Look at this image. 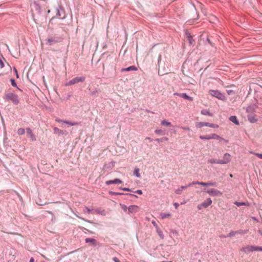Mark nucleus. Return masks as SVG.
Returning <instances> with one entry per match:
<instances>
[{
  "label": "nucleus",
  "mask_w": 262,
  "mask_h": 262,
  "mask_svg": "<svg viewBox=\"0 0 262 262\" xmlns=\"http://www.w3.org/2000/svg\"><path fill=\"white\" fill-rule=\"evenodd\" d=\"M3 99L5 101H11L14 105H17L19 103V99L17 95L13 93H8L4 95Z\"/></svg>",
  "instance_id": "f03ea898"
},
{
  "label": "nucleus",
  "mask_w": 262,
  "mask_h": 262,
  "mask_svg": "<svg viewBox=\"0 0 262 262\" xmlns=\"http://www.w3.org/2000/svg\"><path fill=\"white\" fill-rule=\"evenodd\" d=\"M204 126L214 128H217L219 127V125L217 124L214 123H210L208 122H199L197 125V126L200 128H201Z\"/></svg>",
  "instance_id": "423d86ee"
},
{
  "label": "nucleus",
  "mask_w": 262,
  "mask_h": 262,
  "mask_svg": "<svg viewBox=\"0 0 262 262\" xmlns=\"http://www.w3.org/2000/svg\"><path fill=\"white\" fill-rule=\"evenodd\" d=\"M56 121L58 122H62L63 123V121H64L63 120H62L61 119H56Z\"/></svg>",
  "instance_id": "052dcab7"
},
{
  "label": "nucleus",
  "mask_w": 262,
  "mask_h": 262,
  "mask_svg": "<svg viewBox=\"0 0 262 262\" xmlns=\"http://www.w3.org/2000/svg\"><path fill=\"white\" fill-rule=\"evenodd\" d=\"M156 229L158 234L162 239H163L164 238V235L163 234L162 231L159 227Z\"/></svg>",
  "instance_id": "7c9ffc66"
},
{
  "label": "nucleus",
  "mask_w": 262,
  "mask_h": 262,
  "mask_svg": "<svg viewBox=\"0 0 262 262\" xmlns=\"http://www.w3.org/2000/svg\"><path fill=\"white\" fill-rule=\"evenodd\" d=\"M133 192H135V193H138L139 194H142L143 193L142 191L141 190H140V189L137 190H136L135 191H133Z\"/></svg>",
  "instance_id": "09e8293b"
},
{
  "label": "nucleus",
  "mask_w": 262,
  "mask_h": 262,
  "mask_svg": "<svg viewBox=\"0 0 262 262\" xmlns=\"http://www.w3.org/2000/svg\"><path fill=\"white\" fill-rule=\"evenodd\" d=\"M53 130L54 133L57 134L59 136L63 135L64 133L63 130H61L56 127H54Z\"/></svg>",
  "instance_id": "412c9836"
},
{
  "label": "nucleus",
  "mask_w": 262,
  "mask_h": 262,
  "mask_svg": "<svg viewBox=\"0 0 262 262\" xmlns=\"http://www.w3.org/2000/svg\"><path fill=\"white\" fill-rule=\"evenodd\" d=\"M181 97L185 99L188 100L190 101H193V98L188 96L186 93H182L181 96Z\"/></svg>",
  "instance_id": "5701e85b"
},
{
  "label": "nucleus",
  "mask_w": 262,
  "mask_h": 262,
  "mask_svg": "<svg viewBox=\"0 0 262 262\" xmlns=\"http://www.w3.org/2000/svg\"><path fill=\"white\" fill-rule=\"evenodd\" d=\"M25 133V129L20 128L17 130V134L19 135H24Z\"/></svg>",
  "instance_id": "f704fd0d"
},
{
  "label": "nucleus",
  "mask_w": 262,
  "mask_h": 262,
  "mask_svg": "<svg viewBox=\"0 0 262 262\" xmlns=\"http://www.w3.org/2000/svg\"><path fill=\"white\" fill-rule=\"evenodd\" d=\"M145 140H149L150 141H152V139L151 138H150V137H146L145 138Z\"/></svg>",
  "instance_id": "69168bd1"
},
{
  "label": "nucleus",
  "mask_w": 262,
  "mask_h": 262,
  "mask_svg": "<svg viewBox=\"0 0 262 262\" xmlns=\"http://www.w3.org/2000/svg\"><path fill=\"white\" fill-rule=\"evenodd\" d=\"M56 16H60L61 19H63L66 17L64 11L60 5H58L56 8Z\"/></svg>",
  "instance_id": "0eeeda50"
},
{
  "label": "nucleus",
  "mask_w": 262,
  "mask_h": 262,
  "mask_svg": "<svg viewBox=\"0 0 262 262\" xmlns=\"http://www.w3.org/2000/svg\"><path fill=\"white\" fill-rule=\"evenodd\" d=\"M220 237L222 238H226V237H227V235H223V234H221L220 235Z\"/></svg>",
  "instance_id": "bf43d9fd"
},
{
  "label": "nucleus",
  "mask_w": 262,
  "mask_h": 262,
  "mask_svg": "<svg viewBox=\"0 0 262 262\" xmlns=\"http://www.w3.org/2000/svg\"><path fill=\"white\" fill-rule=\"evenodd\" d=\"M121 189L124 190V191H131V192H133V191L131 189H129L128 188H126V187H124V188H120Z\"/></svg>",
  "instance_id": "37998d69"
},
{
  "label": "nucleus",
  "mask_w": 262,
  "mask_h": 262,
  "mask_svg": "<svg viewBox=\"0 0 262 262\" xmlns=\"http://www.w3.org/2000/svg\"><path fill=\"white\" fill-rule=\"evenodd\" d=\"M187 188V186H182L180 188L176 190L175 193L177 194H180L182 193V191L183 189H185Z\"/></svg>",
  "instance_id": "b1692460"
},
{
  "label": "nucleus",
  "mask_w": 262,
  "mask_h": 262,
  "mask_svg": "<svg viewBox=\"0 0 262 262\" xmlns=\"http://www.w3.org/2000/svg\"><path fill=\"white\" fill-rule=\"evenodd\" d=\"M85 80V77L84 76L81 77H76L71 80H70L68 83H66V85H71L73 84H74L75 83H78V82H84Z\"/></svg>",
  "instance_id": "20e7f679"
},
{
  "label": "nucleus",
  "mask_w": 262,
  "mask_h": 262,
  "mask_svg": "<svg viewBox=\"0 0 262 262\" xmlns=\"http://www.w3.org/2000/svg\"><path fill=\"white\" fill-rule=\"evenodd\" d=\"M27 134L30 136L32 141H36V137L33 134L32 130L30 128H27L26 129Z\"/></svg>",
  "instance_id": "ddd939ff"
},
{
  "label": "nucleus",
  "mask_w": 262,
  "mask_h": 262,
  "mask_svg": "<svg viewBox=\"0 0 262 262\" xmlns=\"http://www.w3.org/2000/svg\"><path fill=\"white\" fill-rule=\"evenodd\" d=\"M229 120L234 123V124H235L236 125L239 124L238 121L235 116H231L229 118Z\"/></svg>",
  "instance_id": "4be33fe9"
},
{
  "label": "nucleus",
  "mask_w": 262,
  "mask_h": 262,
  "mask_svg": "<svg viewBox=\"0 0 262 262\" xmlns=\"http://www.w3.org/2000/svg\"><path fill=\"white\" fill-rule=\"evenodd\" d=\"M121 206L123 210L125 212L127 211V209H128V207L125 205H122Z\"/></svg>",
  "instance_id": "49530a36"
},
{
  "label": "nucleus",
  "mask_w": 262,
  "mask_h": 262,
  "mask_svg": "<svg viewBox=\"0 0 262 262\" xmlns=\"http://www.w3.org/2000/svg\"><path fill=\"white\" fill-rule=\"evenodd\" d=\"M85 209L86 211L88 213H90L91 211V210L90 209H89V208H88V207H85Z\"/></svg>",
  "instance_id": "6e6d98bb"
},
{
  "label": "nucleus",
  "mask_w": 262,
  "mask_h": 262,
  "mask_svg": "<svg viewBox=\"0 0 262 262\" xmlns=\"http://www.w3.org/2000/svg\"><path fill=\"white\" fill-rule=\"evenodd\" d=\"M254 154L258 158L262 159V154L255 153Z\"/></svg>",
  "instance_id": "603ef678"
},
{
  "label": "nucleus",
  "mask_w": 262,
  "mask_h": 262,
  "mask_svg": "<svg viewBox=\"0 0 262 262\" xmlns=\"http://www.w3.org/2000/svg\"><path fill=\"white\" fill-rule=\"evenodd\" d=\"M206 192H207L209 195L214 196H218V195H221L222 194V192L220 191L214 189V188H211L209 189L206 191Z\"/></svg>",
  "instance_id": "6e6552de"
},
{
  "label": "nucleus",
  "mask_w": 262,
  "mask_h": 262,
  "mask_svg": "<svg viewBox=\"0 0 262 262\" xmlns=\"http://www.w3.org/2000/svg\"><path fill=\"white\" fill-rule=\"evenodd\" d=\"M139 207L137 205H130L128 207V211L129 213H136L138 211Z\"/></svg>",
  "instance_id": "9b49d317"
},
{
  "label": "nucleus",
  "mask_w": 262,
  "mask_h": 262,
  "mask_svg": "<svg viewBox=\"0 0 262 262\" xmlns=\"http://www.w3.org/2000/svg\"><path fill=\"white\" fill-rule=\"evenodd\" d=\"M260 251H262V247L255 246H246L240 249L241 252H244L245 253H248L250 252Z\"/></svg>",
  "instance_id": "7ed1b4c3"
},
{
  "label": "nucleus",
  "mask_w": 262,
  "mask_h": 262,
  "mask_svg": "<svg viewBox=\"0 0 262 262\" xmlns=\"http://www.w3.org/2000/svg\"><path fill=\"white\" fill-rule=\"evenodd\" d=\"M216 186L215 183H212V182H207V186Z\"/></svg>",
  "instance_id": "de8ad7c7"
},
{
  "label": "nucleus",
  "mask_w": 262,
  "mask_h": 262,
  "mask_svg": "<svg viewBox=\"0 0 262 262\" xmlns=\"http://www.w3.org/2000/svg\"><path fill=\"white\" fill-rule=\"evenodd\" d=\"M181 128L184 129V130H190V128L187 126H185V127L181 126Z\"/></svg>",
  "instance_id": "3c124183"
},
{
  "label": "nucleus",
  "mask_w": 262,
  "mask_h": 262,
  "mask_svg": "<svg viewBox=\"0 0 262 262\" xmlns=\"http://www.w3.org/2000/svg\"><path fill=\"white\" fill-rule=\"evenodd\" d=\"M173 95H176V96H179V97H181V96L182 94H181V93H174L173 94Z\"/></svg>",
  "instance_id": "13d9d810"
},
{
  "label": "nucleus",
  "mask_w": 262,
  "mask_h": 262,
  "mask_svg": "<svg viewBox=\"0 0 262 262\" xmlns=\"http://www.w3.org/2000/svg\"><path fill=\"white\" fill-rule=\"evenodd\" d=\"M33 8L37 11L38 12H40V7L38 2L35 1L33 4L31 5Z\"/></svg>",
  "instance_id": "dca6fc26"
},
{
  "label": "nucleus",
  "mask_w": 262,
  "mask_h": 262,
  "mask_svg": "<svg viewBox=\"0 0 262 262\" xmlns=\"http://www.w3.org/2000/svg\"><path fill=\"white\" fill-rule=\"evenodd\" d=\"M171 214L170 213H162L160 214V216L162 219L168 218L170 217Z\"/></svg>",
  "instance_id": "cd10ccee"
},
{
  "label": "nucleus",
  "mask_w": 262,
  "mask_h": 262,
  "mask_svg": "<svg viewBox=\"0 0 262 262\" xmlns=\"http://www.w3.org/2000/svg\"><path fill=\"white\" fill-rule=\"evenodd\" d=\"M62 40V38L59 36L56 35H49L46 39H45V42L47 45L49 46H52L56 43L61 42Z\"/></svg>",
  "instance_id": "f257e3e1"
},
{
  "label": "nucleus",
  "mask_w": 262,
  "mask_h": 262,
  "mask_svg": "<svg viewBox=\"0 0 262 262\" xmlns=\"http://www.w3.org/2000/svg\"><path fill=\"white\" fill-rule=\"evenodd\" d=\"M199 183L198 181L197 182H193L191 183H189L188 185H187V187H190V186H191L192 185H195V184H198V183Z\"/></svg>",
  "instance_id": "a18cd8bd"
},
{
  "label": "nucleus",
  "mask_w": 262,
  "mask_h": 262,
  "mask_svg": "<svg viewBox=\"0 0 262 262\" xmlns=\"http://www.w3.org/2000/svg\"><path fill=\"white\" fill-rule=\"evenodd\" d=\"M257 231L262 236V230L260 229H258Z\"/></svg>",
  "instance_id": "338daca9"
},
{
  "label": "nucleus",
  "mask_w": 262,
  "mask_h": 262,
  "mask_svg": "<svg viewBox=\"0 0 262 262\" xmlns=\"http://www.w3.org/2000/svg\"><path fill=\"white\" fill-rule=\"evenodd\" d=\"M234 204L237 206L239 207L241 206H248L249 203L248 202H235Z\"/></svg>",
  "instance_id": "a878e982"
},
{
  "label": "nucleus",
  "mask_w": 262,
  "mask_h": 262,
  "mask_svg": "<svg viewBox=\"0 0 262 262\" xmlns=\"http://www.w3.org/2000/svg\"><path fill=\"white\" fill-rule=\"evenodd\" d=\"M210 94L212 96L218 98L219 99H220L222 100H226V97H225V95L217 90H210Z\"/></svg>",
  "instance_id": "39448f33"
},
{
  "label": "nucleus",
  "mask_w": 262,
  "mask_h": 262,
  "mask_svg": "<svg viewBox=\"0 0 262 262\" xmlns=\"http://www.w3.org/2000/svg\"><path fill=\"white\" fill-rule=\"evenodd\" d=\"M3 60L6 61V60L4 58L2 57V58H0V67L1 68H3L4 67V63Z\"/></svg>",
  "instance_id": "58836bf2"
},
{
  "label": "nucleus",
  "mask_w": 262,
  "mask_h": 262,
  "mask_svg": "<svg viewBox=\"0 0 262 262\" xmlns=\"http://www.w3.org/2000/svg\"><path fill=\"white\" fill-rule=\"evenodd\" d=\"M233 91L232 90H229V91H227V93H228V94H229V95H230V94H231L232 93H233Z\"/></svg>",
  "instance_id": "e2e57ef3"
},
{
  "label": "nucleus",
  "mask_w": 262,
  "mask_h": 262,
  "mask_svg": "<svg viewBox=\"0 0 262 262\" xmlns=\"http://www.w3.org/2000/svg\"><path fill=\"white\" fill-rule=\"evenodd\" d=\"M207 41H208V42L210 45H212V42H211V41H210V40L209 39V38H207Z\"/></svg>",
  "instance_id": "0e129e2a"
},
{
  "label": "nucleus",
  "mask_w": 262,
  "mask_h": 262,
  "mask_svg": "<svg viewBox=\"0 0 262 262\" xmlns=\"http://www.w3.org/2000/svg\"><path fill=\"white\" fill-rule=\"evenodd\" d=\"M155 133H156V134H158V135H164V132L161 129H156L155 130Z\"/></svg>",
  "instance_id": "a19ab883"
},
{
  "label": "nucleus",
  "mask_w": 262,
  "mask_h": 262,
  "mask_svg": "<svg viewBox=\"0 0 262 262\" xmlns=\"http://www.w3.org/2000/svg\"><path fill=\"white\" fill-rule=\"evenodd\" d=\"M200 138L202 140H210V138L209 137V135L206 136H200Z\"/></svg>",
  "instance_id": "e433bc0d"
},
{
  "label": "nucleus",
  "mask_w": 262,
  "mask_h": 262,
  "mask_svg": "<svg viewBox=\"0 0 262 262\" xmlns=\"http://www.w3.org/2000/svg\"><path fill=\"white\" fill-rule=\"evenodd\" d=\"M187 37H188V40H189V42L190 44V45H192L193 42L194 41V40L192 39V37L190 35V34H189L187 35Z\"/></svg>",
  "instance_id": "c9c22d12"
},
{
  "label": "nucleus",
  "mask_w": 262,
  "mask_h": 262,
  "mask_svg": "<svg viewBox=\"0 0 262 262\" xmlns=\"http://www.w3.org/2000/svg\"><path fill=\"white\" fill-rule=\"evenodd\" d=\"M11 84L14 87H17L16 83L15 82V81L14 79H10Z\"/></svg>",
  "instance_id": "79ce46f5"
},
{
  "label": "nucleus",
  "mask_w": 262,
  "mask_h": 262,
  "mask_svg": "<svg viewBox=\"0 0 262 262\" xmlns=\"http://www.w3.org/2000/svg\"><path fill=\"white\" fill-rule=\"evenodd\" d=\"M168 138L167 137H163L161 139H156L155 140V141L158 143H161V142H163L164 141H168Z\"/></svg>",
  "instance_id": "473e14b6"
},
{
  "label": "nucleus",
  "mask_w": 262,
  "mask_h": 262,
  "mask_svg": "<svg viewBox=\"0 0 262 262\" xmlns=\"http://www.w3.org/2000/svg\"><path fill=\"white\" fill-rule=\"evenodd\" d=\"M237 231H231L227 235V237H233L234 236L235 234H238L237 233Z\"/></svg>",
  "instance_id": "72a5a7b5"
},
{
  "label": "nucleus",
  "mask_w": 262,
  "mask_h": 262,
  "mask_svg": "<svg viewBox=\"0 0 262 262\" xmlns=\"http://www.w3.org/2000/svg\"><path fill=\"white\" fill-rule=\"evenodd\" d=\"M109 193L110 194L115 195H130V196H134L135 198H138L137 195H136L135 194H132V193H122V192H114V191H110Z\"/></svg>",
  "instance_id": "f8f14e48"
},
{
  "label": "nucleus",
  "mask_w": 262,
  "mask_h": 262,
  "mask_svg": "<svg viewBox=\"0 0 262 262\" xmlns=\"http://www.w3.org/2000/svg\"><path fill=\"white\" fill-rule=\"evenodd\" d=\"M247 117L248 120L251 123H255L257 121V119L255 118V115L254 114H248Z\"/></svg>",
  "instance_id": "f3484780"
},
{
  "label": "nucleus",
  "mask_w": 262,
  "mask_h": 262,
  "mask_svg": "<svg viewBox=\"0 0 262 262\" xmlns=\"http://www.w3.org/2000/svg\"><path fill=\"white\" fill-rule=\"evenodd\" d=\"M34 258L32 257L30 259V261H29V262H34Z\"/></svg>",
  "instance_id": "774afa93"
},
{
  "label": "nucleus",
  "mask_w": 262,
  "mask_h": 262,
  "mask_svg": "<svg viewBox=\"0 0 262 262\" xmlns=\"http://www.w3.org/2000/svg\"><path fill=\"white\" fill-rule=\"evenodd\" d=\"M221 160H217L215 159H209L208 162L210 163H217V164H220Z\"/></svg>",
  "instance_id": "bb28decb"
},
{
  "label": "nucleus",
  "mask_w": 262,
  "mask_h": 262,
  "mask_svg": "<svg viewBox=\"0 0 262 262\" xmlns=\"http://www.w3.org/2000/svg\"><path fill=\"white\" fill-rule=\"evenodd\" d=\"M203 207L204 208H207L208 207L209 205H210L212 203V200L211 199L209 198H208L204 202H203Z\"/></svg>",
  "instance_id": "a211bd4d"
},
{
  "label": "nucleus",
  "mask_w": 262,
  "mask_h": 262,
  "mask_svg": "<svg viewBox=\"0 0 262 262\" xmlns=\"http://www.w3.org/2000/svg\"><path fill=\"white\" fill-rule=\"evenodd\" d=\"M137 68L135 66H132L126 68H123L121 70V72H128L130 71H137Z\"/></svg>",
  "instance_id": "2eb2a0df"
},
{
  "label": "nucleus",
  "mask_w": 262,
  "mask_h": 262,
  "mask_svg": "<svg viewBox=\"0 0 262 262\" xmlns=\"http://www.w3.org/2000/svg\"><path fill=\"white\" fill-rule=\"evenodd\" d=\"M140 169L139 168H135L134 171V174L135 175L137 178H140L141 175L140 174Z\"/></svg>",
  "instance_id": "c85d7f7f"
},
{
  "label": "nucleus",
  "mask_w": 262,
  "mask_h": 262,
  "mask_svg": "<svg viewBox=\"0 0 262 262\" xmlns=\"http://www.w3.org/2000/svg\"><path fill=\"white\" fill-rule=\"evenodd\" d=\"M100 92V90L99 89H95L94 91L92 92V95L96 96L97 94Z\"/></svg>",
  "instance_id": "ea45409f"
},
{
  "label": "nucleus",
  "mask_w": 262,
  "mask_h": 262,
  "mask_svg": "<svg viewBox=\"0 0 262 262\" xmlns=\"http://www.w3.org/2000/svg\"><path fill=\"white\" fill-rule=\"evenodd\" d=\"M122 181L120 180V179H115L113 180H109V181H107L106 182V184L107 185H111V184H121L122 183Z\"/></svg>",
  "instance_id": "4468645a"
},
{
  "label": "nucleus",
  "mask_w": 262,
  "mask_h": 262,
  "mask_svg": "<svg viewBox=\"0 0 262 262\" xmlns=\"http://www.w3.org/2000/svg\"><path fill=\"white\" fill-rule=\"evenodd\" d=\"M161 124L162 125H164V126H170L171 125V123L166 120H163L161 122Z\"/></svg>",
  "instance_id": "2f4dec72"
},
{
  "label": "nucleus",
  "mask_w": 262,
  "mask_h": 262,
  "mask_svg": "<svg viewBox=\"0 0 262 262\" xmlns=\"http://www.w3.org/2000/svg\"><path fill=\"white\" fill-rule=\"evenodd\" d=\"M161 59H162L161 55H159V57H158V66H159L160 62H161Z\"/></svg>",
  "instance_id": "8fccbe9b"
},
{
  "label": "nucleus",
  "mask_w": 262,
  "mask_h": 262,
  "mask_svg": "<svg viewBox=\"0 0 262 262\" xmlns=\"http://www.w3.org/2000/svg\"><path fill=\"white\" fill-rule=\"evenodd\" d=\"M201 114L204 115H207L209 116H212V114L207 110H203L201 111Z\"/></svg>",
  "instance_id": "393cba45"
},
{
  "label": "nucleus",
  "mask_w": 262,
  "mask_h": 262,
  "mask_svg": "<svg viewBox=\"0 0 262 262\" xmlns=\"http://www.w3.org/2000/svg\"><path fill=\"white\" fill-rule=\"evenodd\" d=\"M257 106L256 104H252L248 106L246 108V112L249 114H253V113L255 111Z\"/></svg>",
  "instance_id": "9d476101"
},
{
  "label": "nucleus",
  "mask_w": 262,
  "mask_h": 262,
  "mask_svg": "<svg viewBox=\"0 0 262 262\" xmlns=\"http://www.w3.org/2000/svg\"><path fill=\"white\" fill-rule=\"evenodd\" d=\"M209 137L210 138V139H217L221 141L225 140L223 138L215 134H212L210 135Z\"/></svg>",
  "instance_id": "6ab92c4d"
},
{
  "label": "nucleus",
  "mask_w": 262,
  "mask_h": 262,
  "mask_svg": "<svg viewBox=\"0 0 262 262\" xmlns=\"http://www.w3.org/2000/svg\"><path fill=\"white\" fill-rule=\"evenodd\" d=\"M231 161V155L228 153H226L224 155V159L221 160L220 164H226L229 163Z\"/></svg>",
  "instance_id": "1a4fd4ad"
},
{
  "label": "nucleus",
  "mask_w": 262,
  "mask_h": 262,
  "mask_svg": "<svg viewBox=\"0 0 262 262\" xmlns=\"http://www.w3.org/2000/svg\"><path fill=\"white\" fill-rule=\"evenodd\" d=\"M248 231V230H238L237 231V233L238 234H246Z\"/></svg>",
  "instance_id": "4c0bfd02"
},
{
  "label": "nucleus",
  "mask_w": 262,
  "mask_h": 262,
  "mask_svg": "<svg viewBox=\"0 0 262 262\" xmlns=\"http://www.w3.org/2000/svg\"><path fill=\"white\" fill-rule=\"evenodd\" d=\"M113 259L115 262H120L119 259L116 257H114Z\"/></svg>",
  "instance_id": "5fc2aeb1"
},
{
  "label": "nucleus",
  "mask_w": 262,
  "mask_h": 262,
  "mask_svg": "<svg viewBox=\"0 0 262 262\" xmlns=\"http://www.w3.org/2000/svg\"><path fill=\"white\" fill-rule=\"evenodd\" d=\"M85 243H92V244L94 246H96L97 244V241L94 238H85Z\"/></svg>",
  "instance_id": "aec40b11"
},
{
  "label": "nucleus",
  "mask_w": 262,
  "mask_h": 262,
  "mask_svg": "<svg viewBox=\"0 0 262 262\" xmlns=\"http://www.w3.org/2000/svg\"><path fill=\"white\" fill-rule=\"evenodd\" d=\"M174 206H175L176 208H177L179 206V204L178 203H175L174 204Z\"/></svg>",
  "instance_id": "680f3d73"
},
{
  "label": "nucleus",
  "mask_w": 262,
  "mask_h": 262,
  "mask_svg": "<svg viewBox=\"0 0 262 262\" xmlns=\"http://www.w3.org/2000/svg\"><path fill=\"white\" fill-rule=\"evenodd\" d=\"M152 224H153V225L156 228H158V226L157 225V224H156V223L155 222V221H152Z\"/></svg>",
  "instance_id": "4d7b16f0"
},
{
  "label": "nucleus",
  "mask_w": 262,
  "mask_h": 262,
  "mask_svg": "<svg viewBox=\"0 0 262 262\" xmlns=\"http://www.w3.org/2000/svg\"><path fill=\"white\" fill-rule=\"evenodd\" d=\"M198 183V185H202V186H207V183L199 182V183Z\"/></svg>",
  "instance_id": "c03bdc74"
},
{
  "label": "nucleus",
  "mask_w": 262,
  "mask_h": 262,
  "mask_svg": "<svg viewBox=\"0 0 262 262\" xmlns=\"http://www.w3.org/2000/svg\"><path fill=\"white\" fill-rule=\"evenodd\" d=\"M203 207V203H202L201 204H199L198 206V208L199 210H201Z\"/></svg>",
  "instance_id": "864d4df0"
},
{
  "label": "nucleus",
  "mask_w": 262,
  "mask_h": 262,
  "mask_svg": "<svg viewBox=\"0 0 262 262\" xmlns=\"http://www.w3.org/2000/svg\"><path fill=\"white\" fill-rule=\"evenodd\" d=\"M63 123H66V124H67L70 125H71V126H73V125H77L78 124V122H70V121H63Z\"/></svg>",
  "instance_id": "c756f323"
}]
</instances>
